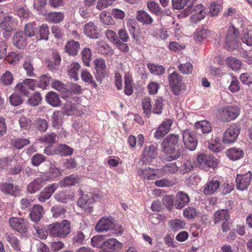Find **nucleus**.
I'll return each mask as SVG.
<instances>
[{"mask_svg":"<svg viewBox=\"0 0 252 252\" xmlns=\"http://www.w3.org/2000/svg\"><path fill=\"white\" fill-rule=\"evenodd\" d=\"M179 135L170 134L161 143V151L167 155V159L172 161L178 159L181 156L178 147Z\"/></svg>","mask_w":252,"mask_h":252,"instance_id":"obj_1","label":"nucleus"},{"mask_svg":"<svg viewBox=\"0 0 252 252\" xmlns=\"http://www.w3.org/2000/svg\"><path fill=\"white\" fill-rule=\"evenodd\" d=\"M49 234L53 237L65 238L70 232V223L63 220L61 223H54L48 226Z\"/></svg>","mask_w":252,"mask_h":252,"instance_id":"obj_2","label":"nucleus"},{"mask_svg":"<svg viewBox=\"0 0 252 252\" xmlns=\"http://www.w3.org/2000/svg\"><path fill=\"white\" fill-rule=\"evenodd\" d=\"M118 227L117 234H122L123 228L120 225L115 226L114 221L111 217H103L96 223L95 229L97 232H102L113 229L114 227Z\"/></svg>","mask_w":252,"mask_h":252,"instance_id":"obj_3","label":"nucleus"},{"mask_svg":"<svg viewBox=\"0 0 252 252\" xmlns=\"http://www.w3.org/2000/svg\"><path fill=\"white\" fill-rule=\"evenodd\" d=\"M13 18L0 11V20L1 21L0 22V28L3 31L2 34L5 38H8L15 29Z\"/></svg>","mask_w":252,"mask_h":252,"instance_id":"obj_4","label":"nucleus"},{"mask_svg":"<svg viewBox=\"0 0 252 252\" xmlns=\"http://www.w3.org/2000/svg\"><path fill=\"white\" fill-rule=\"evenodd\" d=\"M240 114V110L237 106H230L218 110V118L224 122H229L235 119Z\"/></svg>","mask_w":252,"mask_h":252,"instance_id":"obj_5","label":"nucleus"},{"mask_svg":"<svg viewBox=\"0 0 252 252\" xmlns=\"http://www.w3.org/2000/svg\"><path fill=\"white\" fill-rule=\"evenodd\" d=\"M81 196L77 201V205L82 208L87 213H91L93 209V204L94 199L91 193L83 194L81 189L79 190Z\"/></svg>","mask_w":252,"mask_h":252,"instance_id":"obj_6","label":"nucleus"},{"mask_svg":"<svg viewBox=\"0 0 252 252\" xmlns=\"http://www.w3.org/2000/svg\"><path fill=\"white\" fill-rule=\"evenodd\" d=\"M238 30L234 27L229 29L225 38V48L227 50H233L238 47Z\"/></svg>","mask_w":252,"mask_h":252,"instance_id":"obj_7","label":"nucleus"},{"mask_svg":"<svg viewBox=\"0 0 252 252\" xmlns=\"http://www.w3.org/2000/svg\"><path fill=\"white\" fill-rule=\"evenodd\" d=\"M168 81L174 94H178L181 90L184 89L182 77L177 72L174 71L169 75Z\"/></svg>","mask_w":252,"mask_h":252,"instance_id":"obj_8","label":"nucleus"},{"mask_svg":"<svg viewBox=\"0 0 252 252\" xmlns=\"http://www.w3.org/2000/svg\"><path fill=\"white\" fill-rule=\"evenodd\" d=\"M240 126L237 124H233L229 126L223 133L222 141L224 143H231L238 137L240 131Z\"/></svg>","mask_w":252,"mask_h":252,"instance_id":"obj_9","label":"nucleus"},{"mask_svg":"<svg viewBox=\"0 0 252 252\" xmlns=\"http://www.w3.org/2000/svg\"><path fill=\"white\" fill-rule=\"evenodd\" d=\"M182 135L185 147L190 151H194L197 144L194 133L187 129L183 131Z\"/></svg>","mask_w":252,"mask_h":252,"instance_id":"obj_10","label":"nucleus"},{"mask_svg":"<svg viewBox=\"0 0 252 252\" xmlns=\"http://www.w3.org/2000/svg\"><path fill=\"white\" fill-rule=\"evenodd\" d=\"M51 178V177L47 176L46 174H42L40 177L36 178L28 185L27 187V191L30 193L36 192L46 184L47 181Z\"/></svg>","mask_w":252,"mask_h":252,"instance_id":"obj_11","label":"nucleus"},{"mask_svg":"<svg viewBox=\"0 0 252 252\" xmlns=\"http://www.w3.org/2000/svg\"><path fill=\"white\" fill-rule=\"evenodd\" d=\"M9 223L12 229L19 232L25 233L28 230V221L24 219L13 217L9 219Z\"/></svg>","mask_w":252,"mask_h":252,"instance_id":"obj_12","label":"nucleus"},{"mask_svg":"<svg viewBox=\"0 0 252 252\" xmlns=\"http://www.w3.org/2000/svg\"><path fill=\"white\" fill-rule=\"evenodd\" d=\"M122 248V244L115 238H111L101 244V249L103 252H117Z\"/></svg>","mask_w":252,"mask_h":252,"instance_id":"obj_13","label":"nucleus"},{"mask_svg":"<svg viewBox=\"0 0 252 252\" xmlns=\"http://www.w3.org/2000/svg\"><path fill=\"white\" fill-rule=\"evenodd\" d=\"M172 125V121L170 119H167L163 121L155 132V138L157 139H160L163 137L169 132Z\"/></svg>","mask_w":252,"mask_h":252,"instance_id":"obj_14","label":"nucleus"},{"mask_svg":"<svg viewBox=\"0 0 252 252\" xmlns=\"http://www.w3.org/2000/svg\"><path fill=\"white\" fill-rule=\"evenodd\" d=\"M84 32L85 35L92 39H97L101 36L97 27L92 22L86 23L83 28Z\"/></svg>","mask_w":252,"mask_h":252,"instance_id":"obj_15","label":"nucleus"},{"mask_svg":"<svg viewBox=\"0 0 252 252\" xmlns=\"http://www.w3.org/2000/svg\"><path fill=\"white\" fill-rule=\"evenodd\" d=\"M252 174H237L236 186L237 189L244 190L249 187L252 179Z\"/></svg>","mask_w":252,"mask_h":252,"instance_id":"obj_16","label":"nucleus"},{"mask_svg":"<svg viewBox=\"0 0 252 252\" xmlns=\"http://www.w3.org/2000/svg\"><path fill=\"white\" fill-rule=\"evenodd\" d=\"M190 201V197L189 195L183 191H178L176 194V199L174 203L176 209L180 210Z\"/></svg>","mask_w":252,"mask_h":252,"instance_id":"obj_17","label":"nucleus"},{"mask_svg":"<svg viewBox=\"0 0 252 252\" xmlns=\"http://www.w3.org/2000/svg\"><path fill=\"white\" fill-rule=\"evenodd\" d=\"M228 209H220L216 211L213 217L215 224H220L224 221H228L230 219V214Z\"/></svg>","mask_w":252,"mask_h":252,"instance_id":"obj_18","label":"nucleus"},{"mask_svg":"<svg viewBox=\"0 0 252 252\" xmlns=\"http://www.w3.org/2000/svg\"><path fill=\"white\" fill-rule=\"evenodd\" d=\"M57 184H52L51 185L46 187L38 195V199L40 202H45L49 199L53 193L58 188Z\"/></svg>","mask_w":252,"mask_h":252,"instance_id":"obj_19","label":"nucleus"},{"mask_svg":"<svg viewBox=\"0 0 252 252\" xmlns=\"http://www.w3.org/2000/svg\"><path fill=\"white\" fill-rule=\"evenodd\" d=\"M13 180H9L1 184V190L5 193L9 194L15 196L18 194L17 191L20 190V187L18 186H14Z\"/></svg>","mask_w":252,"mask_h":252,"instance_id":"obj_20","label":"nucleus"},{"mask_svg":"<svg viewBox=\"0 0 252 252\" xmlns=\"http://www.w3.org/2000/svg\"><path fill=\"white\" fill-rule=\"evenodd\" d=\"M13 44L20 49H24L27 45V39L23 32L15 33L13 37Z\"/></svg>","mask_w":252,"mask_h":252,"instance_id":"obj_21","label":"nucleus"},{"mask_svg":"<svg viewBox=\"0 0 252 252\" xmlns=\"http://www.w3.org/2000/svg\"><path fill=\"white\" fill-rule=\"evenodd\" d=\"M81 177L78 174H70L60 181L59 184L62 187L75 186L81 181Z\"/></svg>","mask_w":252,"mask_h":252,"instance_id":"obj_22","label":"nucleus"},{"mask_svg":"<svg viewBox=\"0 0 252 252\" xmlns=\"http://www.w3.org/2000/svg\"><path fill=\"white\" fill-rule=\"evenodd\" d=\"M94 65L96 70V78L98 80V78L104 76L105 71L106 68L105 62L102 58L96 59L94 60Z\"/></svg>","mask_w":252,"mask_h":252,"instance_id":"obj_23","label":"nucleus"},{"mask_svg":"<svg viewBox=\"0 0 252 252\" xmlns=\"http://www.w3.org/2000/svg\"><path fill=\"white\" fill-rule=\"evenodd\" d=\"M137 20L143 25H149L152 24L154 21L151 15L144 10H138L136 15Z\"/></svg>","mask_w":252,"mask_h":252,"instance_id":"obj_24","label":"nucleus"},{"mask_svg":"<svg viewBox=\"0 0 252 252\" xmlns=\"http://www.w3.org/2000/svg\"><path fill=\"white\" fill-rule=\"evenodd\" d=\"M80 47V43L77 41L71 40L68 41L64 47V50L66 53L71 56L77 55Z\"/></svg>","mask_w":252,"mask_h":252,"instance_id":"obj_25","label":"nucleus"},{"mask_svg":"<svg viewBox=\"0 0 252 252\" xmlns=\"http://www.w3.org/2000/svg\"><path fill=\"white\" fill-rule=\"evenodd\" d=\"M143 160L149 161L150 159L155 158L158 156L157 147L154 145H151L149 147L145 148L143 152Z\"/></svg>","mask_w":252,"mask_h":252,"instance_id":"obj_26","label":"nucleus"},{"mask_svg":"<svg viewBox=\"0 0 252 252\" xmlns=\"http://www.w3.org/2000/svg\"><path fill=\"white\" fill-rule=\"evenodd\" d=\"M205 15V8L202 4L196 5L191 11V18L194 19L195 22L204 19Z\"/></svg>","mask_w":252,"mask_h":252,"instance_id":"obj_27","label":"nucleus"},{"mask_svg":"<svg viewBox=\"0 0 252 252\" xmlns=\"http://www.w3.org/2000/svg\"><path fill=\"white\" fill-rule=\"evenodd\" d=\"M220 183L218 180H212L205 186L203 193L206 195L213 194L219 188Z\"/></svg>","mask_w":252,"mask_h":252,"instance_id":"obj_28","label":"nucleus"},{"mask_svg":"<svg viewBox=\"0 0 252 252\" xmlns=\"http://www.w3.org/2000/svg\"><path fill=\"white\" fill-rule=\"evenodd\" d=\"M43 213V207L40 205H35L33 207L30 216L32 221L36 222L41 219Z\"/></svg>","mask_w":252,"mask_h":252,"instance_id":"obj_29","label":"nucleus"},{"mask_svg":"<svg viewBox=\"0 0 252 252\" xmlns=\"http://www.w3.org/2000/svg\"><path fill=\"white\" fill-rule=\"evenodd\" d=\"M23 67L27 76L31 77L36 76V74L34 72V69L32 57H28L25 59L23 64Z\"/></svg>","mask_w":252,"mask_h":252,"instance_id":"obj_30","label":"nucleus"},{"mask_svg":"<svg viewBox=\"0 0 252 252\" xmlns=\"http://www.w3.org/2000/svg\"><path fill=\"white\" fill-rule=\"evenodd\" d=\"M80 68V65L76 62L72 63L67 66L68 75L75 81L78 80V72Z\"/></svg>","mask_w":252,"mask_h":252,"instance_id":"obj_31","label":"nucleus"},{"mask_svg":"<svg viewBox=\"0 0 252 252\" xmlns=\"http://www.w3.org/2000/svg\"><path fill=\"white\" fill-rule=\"evenodd\" d=\"M227 156L232 160H238L243 157L244 154L239 148H233L226 151Z\"/></svg>","mask_w":252,"mask_h":252,"instance_id":"obj_32","label":"nucleus"},{"mask_svg":"<svg viewBox=\"0 0 252 252\" xmlns=\"http://www.w3.org/2000/svg\"><path fill=\"white\" fill-rule=\"evenodd\" d=\"M195 126L197 130H200L203 133H208L212 130V127L210 122L203 120L196 122Z\"/></svg>","mask_w":252,"mask_h":252,"instance_id":"obj_33","label":"nucleus"},{"mask_svg":"<svg viewBox=\"0 0 252 252\" xmlns=\"http://www.w3.org/2000/svg\"><path fill=\"white\" fill-rule=\"evenodd\" d=\"M126 25L131 35L134 38L137 36L138 24L137 21L133 19H129L127 20Z\"/></svg>","mask_w":252,"mask_h":252,"instance_id":"obj_34","label":"nucleus"},{"mask_svg":"<svg viewBox=\"0 0 252 252\" xmlns=\"http://www.w3.org/2000/svg\"><path fill=\"white\" fill-rule=\"evenodd\" d=\"M45 100L51 106L56 107L60 105V99L58 95L55 92H49L46 95Z\"/></svg>","mask_w":252,"mask_h":252,"instance_id":"obj_35","label":"nucleus"},{"mask_svg":"<svg viewBox=\"0 0 252 252\" xmlns=\"http://www.w3.org/2000/svg\"><path fill=\"white\" fill-rule=\"evenodd\" d=\"M73 152V149L66 144L60 145L55 149L56 154L62 156L71 155Z\"/></svg>","mask_w":252,"mask_h":252,"instance_id":"obj_36","label":"nucleus"},{"mask_svg":"<svg viewBox=\"0 0 252 252\" xmlns=\"http://www.w3.org/2000/svg\"><path fill=\"white\" fill-rule=\"evenodd\" d=\"M46 20L55 23H60L64 18V14L61 12H49L45 15Z\"/></svg>","mask_w":252,"mask_h":252,"instance_id":"obj_37","label":"nucleus"},{"mask_svg":"<svg viewBox=\"0 0 252 252\" xmlns=\"http://www.w3.org/2000/svg\"><path fill=\"white\" fill-rule=\"evenodd\" d=\"M88 228L87 227H84L81 230L76 233L73 238V244L76 246L82 244L85 240V234Z\"/></svg>","mask_w":252,"mask_h":252,"instance_id":"obj_38","label":"nucleus"},{"mask_svg":"<svg viewBox=\"0 0 252 252\" xmlns=\"http://www.w3.org/2000/svg\"><path fill=\"white\" fill-rule=\"evenodd\" d=\"M210 35L211 32L207 29H198L194 33V38L196 41L201 42Z\"/></svg>","mask_w":252,"mask_h":252,"instance_id":"obj_39","label":"nucleus"},{"mask_svg":"<svg viewBox=\"0 0 252 252\" xmlns=\"http://www.w3.org/2000/svg\"><path fill=\"white\" fill-rule=\"evenodd\" d=\"M51 86L53 88L62 94H66V96L67 95V94H69V91L67 89L66 85L59 80H55L52 82ZM65 97V95L63 96V98H64Z\"/></svg>","mask_w":252,"mask_h":252,"instance_id":"obj_40","label":"nucleus"},{"mask_svg":"<svg viewBox=\"0 0 252 252\" xmlns=\"http://www.w3.org/2000/svg\"><path fill=\"white\" fill-rule=\"evenodd\" d=\"M147 67L150 72L155 75H161L165 72V68L162 65L154 63H148Z\"/></svg>","mask_w":252,"mask_h":252,"instance_id":"obj_41","label":"nucleus"},{"mask_svg":"<svg viewBox=\"0 0 252 252\" xmlns=\"http://www.w3.org/2000/svg\"><path fill=\"white\" fill-rule=\"evenodd\" d=\"M81 54L84 64L87 66H90L92 56L91 50L88 47H85L82 50Z\"/></svg>","mask_w":252,"mask_h":252,"instance_id":"obj_42","label":"nucleus"},{"mask_svg":"<svg viewBox=\"0 0 252 252\" xmlns=\"http://www.w3.org/2000/svg\"><path fill=\"white\" fill-rule=\"evenodd\" d=\"M5 238L15 250H20V246L19 241L13 234L6 233Z\"/></svg>","mask_w":252,"mask_h":252,"instance_id":"obj_43","label":"nucleus"},{"mask_svg":"<svg viewBox=\"0 0 252 252\" xmlns=\"http://www.w3.org/2000/svg\"><path fill=\"white\" fill-rule=\"evenodd\" d=\"M226 62L228 66L233 70L239 69L241 67V62L234 57L227 58Z\"/></svg>","mask_w":252,"mask_h":252,"instance_id":"obj_44","label":"nucleus"},{"mask_svg":"<svg viewBox=\"0 0 252 252\" xmlns=\"http://www.w3.org/2000/svg\"><path fill=\"white\" fill-rule=\"evenodd\" d=\"M52 126L56 128H59L63 124L62 114L59 111H55L52 116Z\"/></svg>","mask_w":252,"mask_h":252,"instance_id":"obj_45","label":"nucleus"},{"mask_svg":"<svg viewBox=\"0 0 252 252\" xmlns=\"http://www.w3.org/2000/svg\"><path fill=\"white\" fill-rule=\"evenodd\" d=\"M147 5L150 11L156 15H160L163 13L158 4L154 1H148Z\"/></svg>","mask_w":252,"mask_h":252,"instance_id":"obj_46","label":"nucleus"},{"mask_svg":"<svg viewBox=\"0 0 252 252\" xmlns=\"http://www.w3.org/2000/svg\"><path fill=\"white\" fill-rule=\"evenodd\" d=\"M142 109L146 117H149L151 113L152 105L149 97H145L142 101Z\"/></svg>","mask_w":252,"mask_h":252,"instance_id":"obj_47","label":"nucleus"},{"mask_svg":"<svg viewBox=\"0 0 252 252\" xmlns=\"http://www.w3.org/2000/svg\"><path fill=\"white\" fill-rule=\"evenodd\" d=\"M34 228L36 231V236L39 238L45 239L47 237L48 229H47L44 226L39 224L35 225Z\"/></svg>","mask_w":252,"mask_h":252,"instance_id":"obj_48","label":"nucleus"},{"mask_svg":"<svg viewBox=\"0 0 252 252\" xmlns=\"http://www.w3.org/2000/svg\"><path fill=\"white\" fill-rule=\"evenodd\" d=\"M13 81V76L9 71H6L0 78V82L4 85H10Z\"/></svg>","mask_w":252,"mask_h":252,"instance_id":"obj_49","label":"nucleus"},{"mask_svg":"<svg viewBox=\"0 0 252 252\" xmlns=\"http://www.w3.org/2000/svg\"><path fill=\"white\" fill-rule=\"evenodd\" d=\"M178 68L183 74H189L192 73L193 67L191 63L187 62L184 63H180L178 66Z\"/></svg>","mask_w":252,"mask_h":252,"instance_id":"obj_50","label":"nucleus"},{"mask_svg":"<svg viewBox=\"0 0 252 252\" xmlns=\"http://www.w3.org/2000/svg\"><path fill=\"white\" fill-rule=\"evenodd\" d=\"M51 212L54 218H58L64 215L66 210L63 206H55L51 208Z\"/></svg>","mask_w":252,"mask_h":252,"instance_id":"obj_51","label":"nucleus"},{"mask_svg":"<svg viewBox=\"0 0 252 252\" xmlns=\"http://www.w3.org/2000/svg\"><path fill=\"white\" fill-rule=\"evenodd\" d=\"M24 30L26 37H32L35 35L36 31V25L32 23H28L25 26Z\"/></svg>","mask_w":252,"mask_h":252,"instance_id":"obj_52","label":"nucleus"},{"mask_svg":"<svg viewBox=\"0 0 252 252\" xmlns=\"http://www.w3.org/2000/svg\"><path fill=\"white\" fill-rule=\"evenodd\" d=\"M41 100L42 97L39 93L36 92L28 99V103L29 105L36 106L39 104Z\"/></svg>","mask_w":252,"mask_h":252,"instance_id":"obj_53","label":"nucleus"},{"mask_svg":"<svg viewBox=\"0 0 252 252\" xmlns=\"http://www.w3.org/2000/svg\"><path fill=\"white\" fill-rule=\"evenodd\" d=\"M81 78L84 82L91 84L94 88L97 87L96 83L89 71L83 70L81 72Z\"/></svg>","mask_w":252,"mask_h":252,"instance_id":"obj_54","label":"nucleus"},{"mask_svg":"<svg viewBox=\"0 0 252 252\" xmlns=\"http://www.w3.org/2000/svg\"><path fill=\"white\" fill-rule=\"evenodd\" d=\"M163 99L160 97H158L155 100V103L153 106V112L155 114H160L162 112L163 108Z\"/></svg>","mask_w":252,"mask_h":252,"instance_id":"obj_55","label":"nucleus"},{"mask_svg":"<svg viewBox=\"0 0 252 252\" xmlns=\"http://www.w3.org/2000/svg\"><path fill=\"white\" fill-rule=\"evenodd\" d=\"M28 139L17 138L12 141V145L18 149H22L24 146L30 144Z\"/></svg>","mask_w":252,"mask_h":252,"instance_id":"obj_56","label":"nucleus"},{"mask_svg":"<svg viewBox=\"0 0 252 252\" xmlns=\"http://www.w3.org/2000/svg\"><path fill=\"white\" fill-rule=\"evenodd\" d=\"M52 80L51 77L48 75H43L39 78L38 86L43 90L45 89Z\"/></svg>","mask_w":252,"mask_h":252,"instance_id":"obj_57","label":"nucleus"},{"mask_svg":"<svg viewBox=\"0 0 252 252\" xmlns=\"http://www.w3.org/2000/svg\"><path fill=\"white\" fill-rule=\"evenodd\" d=\"M32 124V120L26 117H21L19 120L20 127L25 129H29Z\"/></svg>","mask_w":252,"mask_h":252,"instance_id":"obj_58","label":"nucleus"},{"mask_svg":"<svg viewBox=\"0 0 252 252\" xmlns=\"http://www.w3.org/2000/svg\"><path fill=\"white\" fill-rule=\"evenodd\" d=\"M170 224L172 230L177 231L184 228L186 224L181 220H171Z\"/></svg>","mask_w":252,"mask_h":252,"instance_id":"obj_59","label":"nucleus"},{"mask_svg":"<svg viewBox=\"0 0 252 252\" xmlns=\"http://www.w3.org/2000/svg\"><path fill=\"white\" fill-rule=\"evenodd\" d=\"M184 216L188 219H194L197 215L196 209L192 207H189L184 210Z\"/></svg>","mask_w":252,"mask_h":252,"instance_id":"obj_60","label":"nucleus"},{"mask_svg":"<svg viewBox=\"0 0 252 252\" xmlns=\"http://www.w3.org/2000/svg\"><path fill=\"white\" fill-rule=\"evenodd\" d=\"M56 136L53 132L47 133L40 139V141L46 144H53L55 142Z\"/></svg>","mask_w":252,"mask_h":252,"instance_id":"obj_61","label":"nucleus"},{"mask_svg":"<svg viewBox=\"0 0 252 252\" xmlns=\"http://www.w3.org/2000/svg\"><path fill=\"white\" fill-rule=\"evenodd\" d=\"M39 32L40 34V39L48 40V35L50 33L49 28L47 25L43 24L40 27L39 29Z\"/></svg>","mask_w":252,"mask_h":252,"instance_id":"obj_62","label":"nucleus"},{"mask_svg":"<svg viewBox=\"0 0 252 252\" xmlns=\"http://www.w3.org/2000/svg\"><path fill=\"white\" fill-rule=\"evenodd\" d=\"M159 89V84L154 81L150 82L147 86V90L150 94H156Z\"/></svg>","mask_w":252,"mask_h":252,"instance_id":"obj_63","label":"nucleus"},{"mask_svg":"<svg viewBox=\"0 0 252 252\" xmlns=\"http://www.w3.org/2000/svg\"><path fill=\"white\" fill-rule=\"evenodd\" d=\"M9 101L11 105L17 106L22 103L23 100L19 94H13L9 97Z\"/></svg>","mask_w":252,"mask_h":252,"instance_id":"obj_64","label":"nucleus"}]
</instances>
